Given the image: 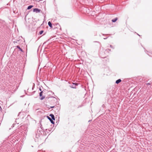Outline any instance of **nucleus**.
Wrapping results in <instances>:
<instances>
[{
    "label": "nucleus",
    "mask_w": 152,
    "mask_h": 152,
    "mask_svg": "<svg viewBox=\"0 0 152 152\" xmlns=\"http://www.w3.org/2000/svg\"><path fill=\"white\" fill-rule=\"evenodd\" d=\"M6 148V147L5 148L4 146L3 145L1 146L0 147V152H8Z\"/></svg>",
    "instance_id": "f257e3e1"
},
{
    "label": "nucleus",
    "mask_w": 152,
    "mask_h": 152,
    "mask_svg": "<svg viewBox=\"0 0 152 152\" xmlns=\"http://www.w3.org/2000/svg\"><path fill=\"white\" fill-rule=\"evenodd\" d=\"M77 85L78 84L77 83H73L71 85H70V87L72 88H76V86H77Z\"/></svg>",
    "instance_id": "f03ea898"
},
{
    "label": "nucleus",
    "mask_w": 152,
    "mask_h": 152,
    "mask_svg": "<svg viewBox=\"0 0 152 152\" xmlns=\"http://www.w3.org/2000/svg\"><path fill=\"white\" fill-rule=\"evenodd\" d=\"M43 91H41L40 93H39V96L40 97H41L40 98V99L41 100H42L45 97V96H42V93Z\"/></svg>",
    "instance_id": "7ed1b4c3"
},
{
    "label": "nucleus",
    "mask_w": 152,
    "mask_h": 152,
    "mask_svg": "<svg viewBox=\"0 0 152 152\" xmlns=\"http://www.w3.org/2000/svg\"><path fill=\"white\" fill-rule=\"evenodd\" d=\"M40 10L37 8H35L33 10L34 12H36V13H39L40 12Z\"/></svg>",
    "instance_id": "20e7f679"
},
{
    "label": "nucleus",
    "mask_w": 152,
    "mask_h": 152,
    "mask_svg": "<svg viewBox=\"0 0 152 152\" xmlns=\"http://www.w3.org/2000/svg\"><path fill=\"white\" fill-rule=\"evenodd\" d=\"M121 81V79H118L116 80L115 81V83L117 84H118Z\"/></svg>",
    "instance_id": "39448f33"
},
{
    "label": "nucleus",
    "mask_w": 152,
    "mask_h": 152,
    "mask_svg": "<svg viewBox=\"0 0 152 152\" xmlns=\"http://www.w3.org/2000/svg\"><path fill=\"white\" fill-rule=\"evenodd\" d=\"M50 116L51 117V118H52L51 119L52 120H55V118L54 116V115L53 114H50Z\"/></svg>",
    "instance_id": "423d86ee"
},
{
    "label": "nucleus",
    "mask_w": 152,
    "mask_h": 152,
    "mask_svg": "<svg viewBox=\"0 0 152 152\" xmlns=\"http://www.w3.org/2000/svg\"><path fill=\"white\" fill-rule=\"evenodd\" d=\"M48 26L51 28L52 27V24L50 21H49L48 23Z\"/></svg>",
    "instance_id": "0eeeda50"
},
{
    "label": "nucleus",
    "mask_w": 152,
    "mask_h": 152,
    "mask_svg": "<svg viewBox=\"0 0 152 152\" xmlns=\"http://www.w3.org/2000/svg\"><path fill=\"white\" fill-rule=\"evenodd\" d=\"M17 48L19 49L21 51V52H23V50L19 46H17Z\"/></svg>",
    "instance_id": "6e6552de"
},
{
    "label": "nucleus",
    "mask_w": 152,
    "mask_h": 152,
    "mask_svg": "<svg viewBox=\"0 0 152 152\" xmlns=\"http://www.w3.org/2000/svg\"><path fill=\"white\" fill-rule=\"evenodd\" d=\"M33 7V6L32 5H29V6L28 7H27V9L28 10H30V9L31 8H32Z\"/></svg>",
    "instance_id": "1a4fd4ad"
},
{
    "label": "nucleus",
    "mask_w": 152,
    "mask_h": 152,
    "mask_svg": "<svg viewBox=\"0 0 152 152\" xmlns=\"http://www.w3.org/2000/svg\"><path fill=\"white\" fill-rule=\"evenodd\" d=\"M53 120L51 119V120L50 121L51 123L52 124H54V122L53 121Z\"/></svg>",
    "instance_id": "9d476101"
},
{
    "label": "nucleus",
    "mask_w": 152,
    "mask_h": 152,
    "mask_svg": "<svg viewBox=\"0 0 152 152\" xmlns=\"http://www.w3.org/2000/svg\"><path fill=\"white\" fill-rule=\"evenodd\" d=\"M43 31L41 30L39 32V34H42L43 33Z\"/></svg>",
    "instance_id": "9b49d317"
},
{
    "label": "nucleus",
    "mask_w": 152,
    "mask_h": 152,
    "mask_svg": "<svg viewBox=\"0 0 152 152\" xmlns=\"http://www.w3.org/2000/svg\"><path fill=\"white\" fill-rule=\"evenodd\" d=\"M118 20L117 18H115V22Z\"/></svg>",
    "instance_id": "f8f14e48"
},
{
    "label": "nucleus",
    "mask_w": 152,
    "mask_h": 152,
    "mask_svg": "<svg viewBox=\"0 0 152 152\" xmlns=\"http://www.w3.org/2000/svg\"><path fill=\"white\" fill-rule=\"evenodd\" d=\"M47 117H48V119H49L50 121V120H51V119H51V118L50 117H49V116H47Z\"/></svg>",
    "instance_id": "ddd939ff"
},
{
    "label": "nucleus",
    "mask_w": 152,
    "mask_h": 152,
    "mask_svg": "<svg viewBox=\"0 0 152 152\" xmlns=\"http://www.w3.org/2000/svg\"><path fill=\"white\" fill-rule=\"evenodd\" d=\"M108 37H104L103 38V39H107V38Z\"/></svg>",
    "instance_id": "4468645a"
},
{
    "label": "nucleus",
    "mask_w": 152,
    "mask_h": 152,
    "mask_svg": "<svg viewBox=\"0 0 152 152\" xmlns=\"http://www.w3.org/2000/svg\"><path fill=\"white\" fill-rule=\"evenodd\" d=\"M112 21L113 22H114V19H113L112 20Z\"/></svg>",
    "instance_id": "2eb2a0df"
},
{
    "label": "nucleus",
    "mask_w": 152,
    "mask_h": 152,
    "mask_svg": "<svg viewBox=\"0 0 152 152\" xmlns=\"http://www.w3.org/2000/svg\"><path fill=\"white\" fill-rule=\"evenodd\" d=\"M39 90H40V91H42V89H41L40 88H39Z\"/></svg>",
    "instance_id": "dca6fc26"
},
{
    "label": "nucleus",
    "mask_w": 152,
    "mask_h": 152,
    "mask_svg": "<svg viewBox=\"0 0 152 152\" xmlns=\"http://www.w3.org/2000/svg\"><path fill=\"white\" fill-rule=\"evenodd\" d=\"M54 107V106H52V107H51V108H53V107Z\"/></svg>",
    "instance_id": "f3484780"
},
{
    "label": "nucleus",
    "mask_w": 152,
    "mask_h": 152,
    "mask_svg": "<svg viewBox=\"0 0 152 152\" xmlns=\"http://www.w3.org/2000/svg\"><path fill=\"white\" fill-rule=\"evenodd\" d=\"M108 50H109V51H110V49H108Z\"/></svg>",
    "instance_id": "a211bd4d"
},
{
    "label": "nucleus",
    "mask_w": 152,
    "mask_h": 152,
    "mask_svg": "<svg viewBox=\"0 0 152 152\" xmlns=\"http://www.w3.org/2000/svg\"><path fill=\"white\" fill-rule=\"evenodd\" d=\"M137 34L138 36H140V35H139V34Z\"/></svg>",
    "instance_id": "6ab92c4d"
},
{
    "label": "nucleus",
    "mask_w": 152,
    "mask_h": 152,
    "mask_svg": "<svg viewBox=\"0 0 152 152\" xmlns=\"http://www.w3.org/2000/svg\"><path fill=\"white\" fill-rule=\"evenodd\" d=\"M147 54H148V55L149 56H150V55L148 54V53H147Z\"/></svg>",
    "instance_id": "aec40b11"
}]
</instances>
